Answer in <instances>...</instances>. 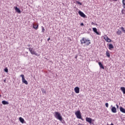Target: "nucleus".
<instances>
[{
    "label": "nucleus",
    "mask_w": 125,
    "mask_h": 125,
    "mask_svg": "<svg viewBox=\"0 0 125 125\" xmlns=\"http://www.w3.org/2000/svg\"><path fill=\"white\" fill-rule=\"evenodd\" d=\"M80 42H81V44H83V43H86V45H89V44L91 43L90 40H89L88 39H85L84 37H83Z\"/></svg>",
    "instance_id": "nucleus-1"
},
{
    "label": "nucleus",
    "mask_w": 125,
    "mask_h": 125,
    "mask_svg": "<svg viewBox=\"0 0 125 125\" xmlns=\"http://www.w3.org/2000/svg\"><path fill=\"white\" fill-rule=\"evenodd\" d=\"M54 117L56 118V119H57V120H61V118H62V116H61V114L60 112L58 111L55 112L54 114Z\"/></svg>",
    "instance_id": "nucleus-2"
},
{
    "label": "nucleus",
    "mask_w": 125,
    "mask_h": 125,
    "mask_svg": "<svg viewBox=\"0 0 125 125\" xmlns=\"http://www.w3.org/2000/svg\"><path fill=\"white\" fill-rule=\"evenodd\" d=\"M27 49H29L30 53L31 54H32V55H36V56H40V55H38V53H37V52L35 51V50H34L33 49V48H26Z\"/></svg>",
    "instance_id": "nucleus-3"
},
{
    "label": "nucleus",
    "mask_w": 125,
    "mask_h": 125,
    "mask_svg": "<svg viewBox=\"0 0 125 125\" xmlns=\"http://www.w3.org/2000/svg\"><path fill=\"white\" fill-rule=\"evenodd\" d=\"M86 122H87V123H89L90 125H93L94 120L92 119L91 118L86 117Z\"/></svg>",
    "instance_id": "nucleus-4"
},
{
    "label": "nucleus",
    "mask_w": 125,
    "mask_h": 125,
    "mask_svg": "<svg viewBox=\"0 0 125 125\" xmlns=\"http://www.w3.org/2000/svg\"><path fill=\"white\" fill-rule=\"evenodd\" d=\"M75 116H76L77 119H82V113L80 110H77L75 112Z\"/></svg>",
    "instance_id": "nucleus-5"
},
{
    "label": "nucleus",
    "mask_w": 125,
    "mask_h": 125,
    "mask_svg": "<svg viewBox=\"0 0 125 125\" xmlns=\"http://www.w3.org/2000/svg\"><path fill=\"white\" fill-rule=\"evenodd\" d=\"M78 13L81 17H83V18H86V15H85L83 12H82V11H79Z\"/></svg>",
    "instance_id": "nucleus-6"
},
{
    "label": "nucleus",
    "mask_w": 125,
    "mask_h": 125,
    "mask_svg": "<svg viewBox=\"0 0 125 125\" xmlns=\"http://www.w3.org/2000/svg\"><path fill=\"white\" fill-rule=\"evenodd\" d=\"M92 30L93 31V32L94 33H95L96 34H97V35H101V33L98 32V31H97V28H96V27H93L92 28Z\"/></svg>",
    "instance_id": "nucleus-7"
},
{
    "label": "nucleus",
    "mask_w": 125,
    "mask_h": 125,
    "mask_svg": "<svg viewBox=\"0 0 125 125\" xmlns=\"http://www.w3.org/2000/svg\"><path fill=\"white\" fill-rule=\"evenodd\" d=\"M104 39L107 42H112V40L110 39V38H109V37L107 36L104 37Z\"/></svg>",
    "instance_id": "nucleus-8"
},
{
    "label": "nucleus",
    "mask_w": 125,
    "mask_h": 125,
    "mask_svg": "<svg viewBox=\"0 0 125 125\" xmlns=\"http://www.w3.org/2000/svg\"><path fill=\"white\" fill-rule=\"evenodd\" d=\"M15 10L16 11V12H17L19 14H20V13H21V10H20V9L18 7H17V6L15 7Z\"/></svg>",
    "instance_id": "nucleus-9"
},
{
    "label": "nucleus",
    "mask_w": 125,
    "mask_h": 125,
    "mask_svg": "<svg viewBox=\"0 0 125 125\" xmlns=\"http://www.w3.org/2000/svg\"><path fill=\"white\" fill-rule=\"evenodd\" d=\"M33 28L35 29V30H38L39 29V23H34Z\"/></svg>",
    "instance_id": "nucleus-10"
},
{
    "label": "nucleus",
    "mask_w": 125,
    "mask_h": 125,
    "mask_svg": "<svg viewBox=\"0 0 125 125\" xmlns=\"http://www.w3.org/2000/svg\"><path fill=\"white\" fill-rule=\"evenodd\" d=\"M98 64H99L101 69H103L104 70L105 69V68L104 67V65H103V64H102V62H98Z\"/></svg>",
    "instance_id": "nucleus-11"
},
{
    "label": "nucleus",
    "mask_w": 125,
    "mask_h": 125,
    "mask_svg": "<svg viewBox=\"0 0 125 125\" xmlns=\"http://www.w3.org/2000/svg\"><path fill=\"white\" fill-rule=\"evenodd\" d=\"M74 91L76 93H80V88L78 86L74 88Z\"/></svg>",
    "instance_id": "nucleus-12"
},
{
    "label": "nucleus",
    "mask_w": 125,
    "mask_h": 125,
    "mask_svg": "<svg viewBox=\"0 0 125 125\" xmlns=\"http://www.w3.org/2000/svg\"><path fill=\"white\" fill-rule=\"evenodd\" d=\"M111 112L112 113H117V108H116V107H112L111 108Z\"/></svg>",
    "instance_id": "nucleus-13"
},
{
    "label": "nucleus",
    "mask_w": 125,
    "mask_h": 125,
    "mask_svg": "<svg viewBox=\"0 0 125 125\" xmlns=\"http://www.w3.org/2000/svg\"><path fill=\"white\" fill-rule=\"evenodd\" d=\"M108 48L110 49V50H112V49H114V45H113V44L110 43L108 45Z\"/></svg>",
    "instance_id": "nucleus-14"
},
{
    "label": "nucleus",
    "mask_w": 125,
    "mask_h": 125,
    "mask_svg": "<svg viewBox=\"0 0 125 125\" xmlns=\"http://www.w3.org/2000/svg\"><path fill=\"white\" fill-rule=\"evenodd\" d=\"M19 121L21 123V124H24V123H25V120L22 117L19 118Z\"/></svg>",
    "instance_id": "nucleus-15"
},
{
    "label": "nucleus",
    "mask_w": 125,
    "mask_h": 125,
    "mask_svg": "<svg viewBox=\"0 0 125 125\" xmlns=\"http://www.w3.org/2000/svg\"><path fill=\"white\" fill-rule=\"evenodd\" d=\"M120 110L121 112H122V113H124V114H125V109L124 107L121 106V107H120Z\"/></svg>",
    "instance_id": "nucleus-16"
},
{
    "label": "nucleus",
    "mask_w": 125,
    "mask_h": 125,
    "mask_svg": "<svg viewBox=\"0 0 125 125\" xmlns=\"http://www.w3.org/2000/svg\"><path fill=\"white\" fill-rule=\"evenodd\" d=\"M2 104H3V105H8V104H9V103L6 101H2Z\"/></svg>",
    "instance_id": "nucleus-17"
},
{
    "label": "nucleus",
    "mask_w": 125,
    "mask_h": 125,
    "mask_svg": "<svg viewBox=\"0 0 125 125\" xmlns=\"http://www.w3.org/2000/svg\"><path fill=\"white\" fill-rule=\"evenodd\" d=\"M121 90L123 92V94H125V87H121L120 88Z\"/></svg>",
    "instance_id": "nucleus-18"
},
{
    "label": "nucleus",
    "mask_w": 125,
    "mask_h": 125,
    "mask_svg": "<svg viewBox=\"0 0 125 125\" xmlns=\"http://www.w3.org/2000/svg\"><path fill=\"white\" fill-rule=\"evenodd\" d=\"M22 82L23 83H25V84H28V81H27L25 78L22 80Z\"/></svg>",
    "instance_id": "nucleus-19"
},
{
    "label": "nucleus",
    "mask_w": 125,
    "mask_h": 125,
    "mask_svg": "<svg viewBox=\"0 0 125 125\" xmlns=\"http://www.w3.org/2000/svg\"><path fill=\"white\" fill-rule=\"evenodd\" d=\"M117 35H118L119 36H120V35H122V34H123V33H122V31L118 30V31L116 32Z\"/></svg>",
    "instance_id": "nucleus-20"
},
{
    "label": "nucleus",
    "mask_w": 125,
    "mask_h": 125,
    "mask_svg": "<svg viewBox=\"0 0 125 125\" xmlns=\"http://www.w3.org/2000/svg\"><path fill=\"white\" fill-rule=\"evenodd\" d=\"M106 55L107 57H108V58H110V53H109V51H107L106 52Z\"/></svg>",
    "instance_id": "nucleus-21"
},
{
    "label": "nucleus",
    "mask_w": 125,
    "mask_h": 125,
    "mask_svg": "<svg viewBox=\"0 0 125 125\" xmlns=\"http://www.w3.org/2000/svg\"><path fill=\"white\" fill-rule=\"evenodd\" d=\"M42 93H44V94H46V91L43 88H42Z\"/></svg>",
    "instance_id": "nucleus-22"
},
{
    "label": "nucleus",
    "mask_w": 125,
    "mask_h": 125,
    "mask_svg": "<svg viewBox=\"0 0 125 125\" xmlns=\"http://www.w3.org/2000/svg\"><path fill=\"white\" fill-rule=\"evenodd\" d=\"M76 3H77V4H79V5H82L83 3H82L81 2H80L78 0H75Z\"/></svg>",
    "instance_id": "nucleus-23"
},
{
    "label": "nucleus",
    "mask_w": 125,
    "mask_h": 125,
    "mask_svg": "<svg viewBox=\"0 0 125 125\" xmlns=\"http://www.w3.org/2000/svg\"><path fill=\"white\" fill-rule=\"evenodd\" d=\"M63 118L62 117L61 120H59V121H60V122H61V123H62V124H65V121L64 120L62 119Z\"/></svg>",
    "instance_id": "nucleus-24"
},
{
    "label": "nucleus",
    "mask_w": 125,
    "mask_h": 125,
    "mask_svg": "<svg viewBox=\"0 0 125 125\" xmlns=\"http://www.w3.org/2000/svg\"><path fill=\"white\" fill-rule=\"evenodd\" d=\"M4 71L6 73H8V68H7V67L5 68Z\"/></svg>",
    "instance_id": "nucleus-25"
},
{
    "label": "nucleus",
    "mask_w": 125,
    "mask_h": 125,
    "mask_svg": "<svg viewBox=\"0 0 125 125\" xmlns=\"http://www.w3.org/2000/svg\"><path fill=\"white\" fill-rule=\"evenodd\" d=\"M121 30L122 31V32H123V33H124V34H125V30L124 27H121Z\"/></svg>",
    "instance_id": "nucleus-26"
},
{
    "label": "nucleus",
    "mask_w": 125,
    "mask_h": 125,
    "mask_svg": "<svg viewBox=\"0 0 125 125\" xmlns=\"http://www.w3.org/2000/svg\"><path fill=\"white\" fill-rule=\"evenodd\" d=\"M42 33H44V31H45L44 27H43V26H42Z\"/></svg>",
    "instance_id": "nucleus-27"
},
{
    "label": "nucleus",
    "mask_w": 125,
    "mask_h": 125,
    "mask_svg": "<svg viewBox=\"0 0 125 125\" xmlns=\"http://www.w3.org/2000/svg\"><path fill=\"white\" fill-rule=\"evenodd\" d=\"M20 77H21V78H22V80L25 79L24 76L23 74H21L20 75Z\"/></svg>",
    "instance_id": "nucleus-28"
},
{
    "label": "nucleus",
    "mask_w": 125,
    "mask_h": 125,
    "mask_svg": "<svg viewBox=\"0 0 125 125\" xmlns=\"http://www.w3.org/2000/svg\"><path fill=\"white\" fill-rule=\"evenodd\" d=\"M105 105L106 108H108L109 107V104H108V103H105Z\"/></svg>",
    "instance_id": "nucleus-29"
},
{
    "label": "nucleus",
    "mask_w": 125,
    "mask_h": 125,
    "mask_svg": "<svg viewBox=\"0 0 125 125\" xmlns=\"http://www.w3.org/2000/svg\"><path fill=\"white\" fill-rule=\"evenodd\" d=\"M125 9H122V11H121V13L122 14H125Z\"/></svg>",
    "instance_id": "nucleus-30"
},
{
    "label": "nucleus",
    "mask_w": 125,
    "mask_h": 125,
    "mask_svg": "<svg viewBox=\"0 0 125 125\" xmlns=\"http://www.w3.org/2000/svg\"><path fill=\"white\" fill-rule=\"evenodd\" d=\"M122 2H123V5H125V0H123Z\"/></svg>",
    "instance_id": "nucleus-31"
},
{
    "label": "nucleus",
    "mask_w": 125,
    "mask_h": 125,
    "mask_svg": "<svg viewBox=\"0 0 125 125\" xmlns=\"http://www.w3.org/2000/svg\"><path fill=\"white\" fill-rule=\"evenodd\" d=\"M50 41V38L49 37L48 39H47V42H49Z\"/></svg>",
    "instance_id": "nucleus-32"
},
{
    "label": "nucleus",
    "mask_w": 125,
    "mask_h": 125,
    "mask_svg": "<svg viewBox=\"0 0 125 125\" xmlns=\"http://www.w3.org/2000/svg\"><path fill=\"white\" fill-rule=\"evenodd\" d=\"M116 106L117 109H119V105H118L117 104H116Z\"/></svg>",
    "instance_id": "nucleus-33"
},
{
    "label": "nucleus",
    "mask_w": 125,
    "mask_h": 125,
    "mask_svg": "<svg viewBox=\"0 0 125 125\" xmlns=\"http://www.w3.org/2000/svg\"><path fill=\"white\" fill-rule=\"evenodd\" d=\"M91 25H95V23H94V22H91Z\"/></svg>",
    "instance_id": "nucleus-34"
},
{
    "label": "nucleus",
    "mask_w": 125,
    "mask_h": 125,
    "mask_svg": "<svg viewBox=\"0 0 125 125\" xmlns=\"http://www.w3.org/2000/svg\"><path fill=\"white\" fill-rule=\"evenodd\" d=\"M75 58V59H77V58H78V55H76Z\"/></svg>",
    "instance_id": "nucleus-35"
},
{
    "label": "nucleus",
    "mask_w": 125,
    "mask_h": 125,
    "mask_svg": "<svg viewBox=\"0 0 125 125\" xmlns=\"http://www.w3.org/2000/svg\"><path fill=\"white\" fill-rule=\"evenodd\" d=\"M80 25H81V26H83L84 24H83V23L82 22L81 23Z\"/></svg>",
    "instance_id": "nucleus-36"
},
{
    "label": "nucleus",
    "mask_w": 125,
    "mask_h": 125,
    "mask_svg": "<svg viewBox=\"0 0 125 125\" xmlns=\"http://www.w3.org/2000/svg\"><path fill=\"white\" fill-rule=\"evenodd\" d=\"M27 46H28V47H30V46H31V44H28L27 45Z\"/></svg>",
    "instance_id": "nucleus-37"
},
{
    "label": "nucleus",
    "mask_w": 125,
    "mask_h": 125,
    "mask_svg": "<svg viewBox=\"0 0 125 125\" xmlns=\"http://www.w3.org/2000/svg\"><path fill=\"white\" fill-rule=\"evenodd\" d=\"M124 8H125V5H123Z\"/></svg>",
    "instance_id": "nucleus-38"
},
{
    "label": "nucleus",
    "mask_w": 125,
    "mask_h": 125,
    "mask_svg": "<svg viewBox=\"0 0 125 125\" xmlns=\"http://www.w3.org/2000/svg\"><path fill=\"white\" fill-rule=\"evenodd\" d=\"M4 83H5V82H6V80H5V79L3 81Z\"/></svg>",
    "instance_id": "nucleus-39"
},
{
    "label": "nucleus",
    "mask_w": 125,
    "mask_h": 125,
    "mask_svg": "<svg viewBox=\"0 0 125 125\" xmlns=\"http://www.w3.org/2000/svg\"><path fill=\"white\" fill-rule=\"evenodd\" d=\"M81 120H82V121H83V118H82V119H80Z\"/></svg>",
    "instance_id": "nucleus-40"
},
{
    "label": "nucleus",
    "mask_w": 125,
    "mask_h": 125,
    "mask_svg": "<svg viewBox=\"0 0 125 125\" xmlns=\"http://www.w3.org/2000/svg\"><path fill=\"white\" fill-rule=\"evenodd\" d=\"M111 107H112V108H113V107H115V106H113L112 105H111Z\"/></svg>",
    "instance_id": "nucleus-41"
},
{
    "label": "nucleus",
    "mask_w": 125,
    "mask_h": 125,
    "mask_svg": "<svg viewBox=\"0 0 125 125\" xmlns=\"http://www.w3.org/2000/svg\"><path fill=\"white\" fill-rule=\"evenodd\" d=\"M114 0V1H117V0Z\"/></svg>",
    "instance_id": "nucleus-42"
},
{
    "label": "nucleus",
    "mask_w": 125,
    "mask_h": 125,
    "mask_svg": "<svg viewBox=\"0 0 125 125\" xmlns=\"http://www.w3.org/2000/svg\"><path fill=\"white\" fill-rule=\"evenodd\" d=\"M95 25H96V26H97V25H98L97 23H96Z\"/></svg>",
    "instance_id": "nucleus-43"
},
{
    "label": "nucleus",
    "mask_w": 125,
    "mask_h": 125,
    "mask_svg": "<svg viewBox=\"0 0 125 125\" xmlns=\"http://www.w3.org/2000/svg\"><path fill=\"white\" fill-rule=\"evenodd\" d=\"M1 97V95L0 94V98Z\"/></svg>",
    "instance_id": "nucleus-44"
},
{
    "label": "nucleus",
    "mask_w": 125,
    "mask_h": 125,
    "mask_svg": "<svg viewBox=\"0 0 125 125\" xmlns=\"http://www.w3.org/2000/svg\"><path fill=\"white\" fill-rule=\"evenodd\" d=\"M89 30H90V31H91V29H90V28Z\"/></svg>",
    "instance_id": "nucleus-45"
}]
</instances>
